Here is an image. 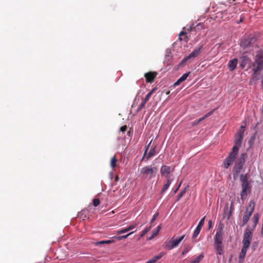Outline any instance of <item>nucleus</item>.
<instances>
[{"instance_id":"obj_30","label":"nucleus","mask_w":263,"mask_h":263,"mask_svg":"<svg viewBox=\"0 0 263 263\" xmlns=\"http://www.w3.org/2000/svg\"><path fill=\"white\" fill-rule=\"evenodd\" d=\"M155 91V89H153L151 90L145 96L144 99L143 100L144 102L146 103V102L149 100L150 97L153 93L154 91Z\"/></svg>"},{"instance_id":"obj_27","label":"nucleus","mask_w":263,"mask_h":263,"mask_svg":"<svg viewBox=\"0 0 263 263\" xmlns=\"http://www.w3.org/2000/svg\"><path fill=\"white\" fill-rule=\"evenodd\" d=\"M204 257L202 254L191 260L190 263H199Z\"/></svg>"},{"instance_id":"obj_47","label":"nucleus","mask_w":263,"mask_h":263,"mask_svg":"<svg viewBox=\"0 0 263 263\" xmlns=\"http://www.w3.org/2000/svg\"><path fill=\"white\" fill-rule=\"evenodd\" d=\"M183 81H181V80L179 78L175 83L174 84V86H176L179 85L181 82Z\"/></svg>"},{"instance_id":"obj_50","label":"nucleus","mask_w":263,"mask_h":263,"mask_svg":"<svg viewBox=\"0 0 263 263\" xmlns=\"http://www.w3.org/2000/svg\"><path fill=\"white\" fill-rule=\"evenodd\" d=\"M161 229V227L160 226H158L157 228L155 229L156 230H158V232Z\"/></svg>"},{"instance_id":"obj_9","label":"nucleus","mask_w":263,"mask_h":263,"mask_svg":"<svg viewBox=\"0 0 263 263\" xmlns=\"http://www.w3.org/2000/svg\"><path fill=\"white\" fill-rule=\"evenodd\" d=\"M256 41V37L254 35L250 34L247 37H244L241 39L240 46L245 48L255 43Z\"/></svg>"},{"instance_id":"obj_13","label":"nucleus","mask_w":263,"mask_h":263,"mask_svg":"<svg viewBox=\"0 0 263 263\" xmlns=\"http://www.w3.org/2000/svg\"><path fill=\"white\" fill-rule=\"evenodd\" d=\"M185 235H183L178 239L175 240H171L166 245L165 248L168 250H171L178 246V245L183 240Z\"/></svg>"},{"instance_id":"obj_14","label":"nucleus","mask_w":263,"mask_h":263,"mask_svg":"<svg viewBox=\"0 0 263 263\" xmlns=\"http://www.w3.org/2000/svg\"><path fill=\"white\" fill-rule=\"evenodd\" d=\"M228 204H227V205L224 208L223 217H226L227 219H230V217L232 215V212L234 210V201H232L231 203L230 209L229 211H228Z\"/></svg>"},{"instance_id":"obj_43","label":"nucleus","mask_w":263,"mask_h":263,"mask_svg":"<svg viewBox=\"0 0 263 263\" xmlns=\"http://www.w3.org/2000/svg\"><path fill=\"white\" fill-rule=\"evenodd\" d=\"M186 33L185 32L181 31V32L179 33V35L180 36H182V35H186ZM185 39H184V40H185V41H187V37H186V36H185ZM179 40H180V41H182L183 39L182 37H179Z\"/></svg>"},{"instance_id":"obj_12","label":"nucleus","mask_w":263,"mask_h":263,"mask_svg":"<svg viewBox=\"0 0 263 263\" xmlns=\"http://www.w3.org/2000/svg\"><path fill=\"white\" fill-rule=\"evenodd\" d=\"M152 141L149 142V143L147 145V146H146L145 151L142 157V159H143L145 157L146 158V160H148L149 158L153 157L157 154L156 152V146H155L153 148L151 149L149 153L147 154V152L148 149V147L151 144Z\"/></svg>"},{"instance_id":"obj_19","label":"nucleus","mask_w":263,"mask_h":263,"mask_svg":"<svg viewBox=\"0 0 263 263\" xmlns=\"http://www.w3.org/2000/svg\"><path fill=\"white\" fill-rule=\"evenodd\" d=\"M238 64V60L236 58H234L233 60L229 61L228 66L230 70L231 71H234Z\"/></svg>"},{"instance_id":"obj_38","label":"nucleus","mask_w":263,"mask_h":263,"mask_svg":"<svg viewBox=\"0 0 263 263\" xmlns=\"http://www.w3.org/2000/svg\"><path fill=\"white\" fill-rule=\"evenodd\" d=\"M191 73V72H188L187 73H184L180 78V79L182 81H184L187 78V77L189 76V74Z\"/></svg>"},{"instance_id":"obj_34","label":"nucleus","mask_w":263,"mask_h":263,"mask_svg":"<svg viewBox=\"0 0 263 263\" xmlns=\"http://www.w3.org/2000/svg\"><path fill=\"white\" fill-rule=\"evenodd\" d=\"M200 231H201L200 229L196 227V229L194 230V233L193 234L192 238L193 239L196 238L197 237V236L199 235Z\"/></svg>"},{"instance_id":"obj_20","label":"nucleus","mask_w":263,"mask_h":263,"mask_svg":"<svg viewBox=\"0 0 263 263\" xmlns=\"http://www.w3.org/2000/svg\"><path fill=\"white\" fill-rule=\"evenodd\" d=\"M248 248L242 247L238 257V263H242L244 261Z\"/></svg>"},{"instance_id":"obj_49","label":"nucleus","mask_w":263,"mask_h":263,"mask_svg":"<svg viewBox=\"0 0 263 263\" xmlns=\"http://www.w3.org/2000/svg\"><path fill=\"white\" fill-rule=\"evenodd\" d=\"M212 226V221L211 220H209V228H210Z\"/></svg>"},{"instance_id":"obj_8","label":"nucleus","mask_w":263,"mask_h":263,"mask_svg":"<svg viewBox=\"0 0 263 263\" xmlns=\"http://www.w3.org/2000/svg\"><path fill=\"white\" fill-rule=\"evenodd\" d=\"M253 231L250 227L246 228L242 241V247L249 248L252 239Z\"/></svg>"},{"instance_id":"obj_21","label":"nucleus","mask_w":263,"mask_h":263,"mask_svg":"<svg viewBox=\"0 0 263 263\" xmlns=\"http://www.w3.org/2000/svg\"><path fill=\"white\" fill-rule=\"evenodd\" d=\"M242 139L243 137H240L236 135H235L234 140L235 145L233 146V147H236L237 148V152H239V148L241 146Z\"/></svg>"},{"instance_id":"obj_33","label":"nucleus","mask_w":263,"mask_h":263,"mask_svg":"<svg viewBox=\"0 0 263 263\" xmlns=\"http://www.w3.org/2000/svg\"><path fill=\"white\" fill-rule=\"evenodd\" d=\"M245 132V126H241L240 129L237 132L236 135H238L240 137H243V134Z\"/></svg>"},{"instance_id":"obj_41","label":"nucleus","mask_w":263,"mask_h":263,"mask_svg":"<svg viewBox=\"0 0 263 263\" xmlns=\"http://www.w3.org/2000/svg\"><path fill=\"white\" fill-rule=\"evenodd\" d=\"M158 230H156L155 229L152 232V235L149 237V239H152L154 237L158 235Z\"/></svg>"},{"instance_id":"obj_16","label":"nucleus","mask_w":263,"mask_h":263,"mask_svg":"<svg viewBox=\"0 0 263 263\" xmlns=\"http://www.w3.org/2000/svg\"><path fill=\"white\" fill-rule=\"evenodd\" d=\"M171 168L167 165H162L160 168V173L162 176L165 177L167 179L170 178V174Z\"/></svg>"},{"instance_id":"obj_24","label":"nucleus","mask_w":263,"mask_h":263,"mask_svg":"<svg viewBox=\"0 0 263 263\" xmlns=\"http://www.w3.org/2000/svg\"><path fill=\"white\" fill-rule=\"evenodd\" d=\"M259 214L258 213L255 214L253 217V228L251 229V230H254V229L256 228V226L259 220Z\"/></svg>"},{"instance_id":"obj_5","label":"nucleus","mask_w":263,"mask_h":263,"mask_svg":"<svg viewBox=\"0 0 263 263\" xmlns=\"http://www.w3.org/2000/svg\"><path fill=\"white\" fill-rule=\"evenodd\" d=\"M238 154L236 147H233L228 157L223 162V166L225 168H228L234 162Z\"/></svg>"},{"instance_id":"obj_23","label":"nucleus","mask_w":263,"mask_h":263,"mask_svg":"<svg viewBox=\"0 0 263 263\" xmlns=\"http://www.w3.org/2000/svg\"><path fill=\"white\" fill-rule=\"evenodd\" d=\"M172 179H171L170 178L167 179V181L164 184L163 188L161 190V193H164L167 190V189L168 188V187L170 186V184L172 183Z\"/></svg>"},{"instance_id":"obj_22","label":"nucleus","mask_w":263,"mask_h":263,"mask_svg":"<svg viewBox=\"0 0 263 263\" xmlns=\"http://www.w3.org/2000/svg\"><path fill=\"white\" fill-rule=\"evenodd\" d=\"M249 179V174H246L245 175H241L240 176V181H241V184H250V183L248 181Z\"/></svg>"},{"instance_id":"obj_29","label":"nucleus","mask_w":263,"mask_h":263,"mask_svg":"<svg viewBox=\"0 0 263 263\" xmlns=\"http://www.w3.org/2000/svg\"><path fill=\"white\" fill-rule=\"evenodd\" d=\"M114 242L113 240H101L98 242H96L95 243L96 246H99L100 245H104V244H109L111 243Z\"/></svg>"},{"instance_id":"obj_55","label":"nucleus","mask_w":263,"mask_h":263,"mask_svg":"<svg viewBox=\"0 0 263 263\" xmlns=\"http://www.w3.org/2000/svg\"><path fill=\"white\" fill-rule=\"evenodd\" d=\"M178 190V188H177V189L174 191V193H175H175H176Z\"/></svg>"},{"instance_id":"obj_53","label":"nucleus","mask_w":263,"mask_h":263,"mask_svg":"<svg viewBox=\"0 0 263 263\" xmlns=\"http://www.w3.org/2000/svg\"><path fill=\"white\" fill-rule=\"evenodd\" d=\"M261 234L262 236H263V226H262V227H261Z\"/></svg>"},{"instance_id":"obj_10","label":"nucleus","mask_w":263,"mask_h":263,"mask_svg":"<svg viewBox=\"0 0 263 263\" xmlns=\"http://www.w3.org/2000/svg\"><path fill=\"white\" fill-rule=\"evenodd\" d=\"M201 49V47H199V48L195 49L194 50H193L189 55L185 57L182 60V61L180 63L179 65L181 66H183L187 61H189L190 60H193L195 58L198 57L200 53Z\"/></svg>"},{"instance_id":"obj_52","label":"nucleus","mask_w":263,"mask_h":263,"mask_svg":"<svg viewBox=\"0 0 263 263\" xmlns=\"http://www.w3.org/2000/svg\"><path fill=\"white\" fill-rule=\"evenodd\" d=\"M182 181L179 183V184H178V186L177 188H178V189H179V187H180L181 185V183H182Z\"/></svg>"},{"instance_id":"obj_46","label":"nucleus","mask_w":263,"mask_h":263,"mask_svg":"<svg viewBox=\"0 0 263 263\" xmlns=\"http://www.w3.org/2000/svg\"><path fill=\"white\" fill-rule=\"evenodd\" d=\"M183 81H181V80L179 78L175 83L174 84V86H176L179 85L181 82Z\"/></svg>"},{"instance_id":"obj_31","label":"nucleus","mask_w":263,"mask_h":263,"mask_svg":"<svg viewBox=\"0 0 263 263\" xmlns=\"http://www.w3.org/2000/svg\"><path fill=\"white\" fill-rule=\"evenodd\" d=\"M117 162V159H116L115 156H114L111 158L110 160V166L112 168H114L116 166Z\"/></svg>"},{"instance_id":"obj_32","label":"nucleus","mask_w":263,"mask_h":263,"mask_svg":"<svg viewBox=\"0 0 263 263\" xmlns=\"http://www.w3.org/2000/svg\"><path fill=\"white\" fill-rule=\"evenodd\" d=\"M189 187V186H186L177 196V201H179L182 197L184 195V194L186 192V189Z\"/></svg>"},{"instance_id":"obj_28","label":"nucleus","mask_w":263,"mask_h":263,"mask_svg":"<svg viewBox=\"0 0 263 263\" xmlns=\"http://www.w3.org/2000/svg\"><path fill=\"white\" fill-rule=\"evenodd\" d=\"M136 231V230H135V231H132L126 235L117 236V237H116L115 238L119 240H121L122 239L127 238L129 236H130L132 234H133Z\"/></svg>"},{"instance_id":"obj_37","label":"nucleus","mask_w":263,"mask_h":263,"mask_svg":"<svg viewBox=\"0 0 263 263\" xmlns=\"http://www.w3.org/2000/svg\"><path fill=\"white\" fill-rule=\"evenodd\" d=\"M204 219H205V217H203L201 220L200 221H199L198 226H197V228H198L200 229H201L202 226H203L204 224Z\"/></svg>"},{"instance_id":"obj_44","label":"nucleus","mask_w":263,"mask_h":263,"mask_svg":"<svg viewBox=\"0 0 263 263\" xmlns=\"http://www.w3.org/2000/svg\"><path fill=\"white\" fill-rule=\"evenodd\" d=\"M145 104L146 103L143 101L142 103L140 104L139 106L138 107L137 111H140L142 109V108L145 106Z\"/></svg>"},{"instance_id":"obj_51","label":"nucleus","mask_w":263,"mask_h":263,"mask_svg":"<svg viewBox=\"0 0 263 263\" xmlns=\"http://www.w3.org/2000/svg\"><path fill=\"white\" fill-rule=\"evenodd\" d=\"M119 180V177L118 176H116L115 177V181H118Z\"/></svg>"},{"instance_id":"obj_2","label":"nucleus","mask_w":263,"mask_h":263,"mask_svg":"<svg viewBox=\"0 0 263 263\" xmlns=\"http://www.w3.org/2000/svg\"><path fill=\"white\" fill-rule=\"evenodd\" d=\"M247 158V154L246 153H243L235 161L233 171L234 178L237 177L241 170L243 168Z\"/></svg>"},{"instance_id":"obj_17","label":"nucleus","mask_w":263,"mask_h":263,"mask_svg":"<svg viewBox=\"0 0 263 263\" xmlns=\"http://www.w3.org/2000/svg\"><path fill=\"white\" fill-rule=\"evenodd\" d=\"M157 72H148L144 74V77L146 79V81L147 83H152L157 76Z\"/></svg>"},{"instance_id":"obj_11","label":"nucleus","mask_w":263,"mask_h":263,"mask_svg":"<svg viewBox=\"0 0 263 263\" xmlns=\"http://www.w3.org/2000/svg\"><path fill=\"white\" fill-rule=\"evenodd\" d=\"M242 190L240 192L241 199L243 201L251 191V185L250 184H241Z\"/></svg>"},{"instance_id":"obj_42","label":"nucleus","mask_w":263,"mask_h":263,"mask_svg":"<svg viewBox=\"0 0 263 263\" xmlns=\"http://www.w3.org/2000/svg\"><path fill=\"white\" fill-rule=\"evenodd\" d=\"M100 203V200L98 198H95L93 200V205L95 206H97Z\"/></svg>"},{"instance_id":"obj_45","label":"nucleus","mask_w":263,"mask_h":263,"mask_svg":"<svg viewBox=\"0 0 263 263\" xmlns=\"http://www.w3.org/2000/svg\"><path fill=\"white\" fill-rule=\"evenodd\" d=\"M158 214H158V213H155V214L153 215V216L152 218V219H151V223H153L155 221V220L156 219V218H157V217H158Z\"/></svg>"},{"instance_id":"obj_4","label":"nucleus","mask_w":263,"mask_h":263,"mask_svg":"<svg viewBox=\"0 0 263 263\" xmlns=\"http://www.w3.org/2000/svg\"><path fill=\"white\" fill-rule=\"evenodd\" d=\"M238 154L236 147H233L228 157L223 162V166L225 168H228L234 162Z\"/></svg>"},{"instance_id":"obj_40","label":"nucleus","mask_w":263,"mask_h":263,"mask_svg":"<svg viewBox=\"0 0 263 263\" xmlns=\"http://www.w3.org/2000/svg\"><path fill=\"white\" fill-rule=\"evenodd\" d=\"M137 225V224L136 223V224H131V225H129V226H128L127 227L128 232L130 231H132L134 229H135V228L136 227Z\"/></svg>"},{"instance_id":"obj_36","label":"nucleus","mask_w":263,"mask_h":263,"mask_svg":"<svg viewBox=\"0 0 263 263\" xmlns=\"http://www.w3.org/2000/svg\"><path fill=\"white\" fill-rule=\"evenodd\" d=\"M151 229V227L146 228L140 234V238L143 237Z\"/></svg>"},{"instance_id":"obj_54","label":"nucleus","mask_w":263,"mask_h":263,"mask_svg":"<svg viewBox=\"0 0 263 263\" xmlns=\"http://www.w3.org/2000/svg\"><path fill=\"white\" fill-rule=\"evenodd\" d=\"M243 21V19L241 18L239 21L237 22L238 24L241 23Z\"/></svg>"},{"instance_id":"obj_1","label":"nucleus","mask_w":263,"mask_h":263,"mask_svg":"<svg viewBox=\"0 0 263 263\" xmlns=\"http://www.w3.org/2000/svg\"><path fill=\"white\" fill-rule=\"evenodd\" d=\"M222 230L223 224L220 223L218 226L214 238L215 249L219 255H221L223 253Z\"/></svg>"},{"instance_id":"obj_3","label":"nucleus","mask_w":263,"mask_h":263,"mask_svg":"<svg viewBox=\"0 0 263 263\" xmlns=\"http://www.w3.org/2000/svg\"><path fill=\"white\" fill-rule=\"evenodd\" d=\"M263 69V50L257 51L255 57L254 63L253 65V72L256 74Z\"/></svg>"},{"instance_id":"obj_48","label":"nucleus","mask_w":263,"mask_h":263,"mask_svg":"<svg viewBox=\"0 0 263 263\" xmlns=\"http://www.w3.org/2000/svg\"><path fill=\"white\" fill-rule=\"evenodd\" d=\"M126 129H127L126 125H124L120 128V131L122 132H124L126 130Z\"/></svg>"},{"instance_id":"obj_15","label":"nucleus","mask_w":263,"mask_h":263,"mask_svg":"<svg viewBox=\"0 0 263 263\" xmlns=\"http://www.w3.org/2000/svg\"><path fill=\"white\" fill-rule=\"evenodd\" d=\"M233 8H229L228 9L220 12H218L217 13V17H219L223 20L229 19L230 17L231 14V11Z\"/></svg>"},{"instance_id":"obj_56","label":"nucleus","mask_w":263,"mask_h":263,"mask_svg":"<svg viewBox=\"0 0 263 263\" xmlns=\"http://www.w3.org/2000/svg\"><path fill=\"white\" fill-rule=\"evenodd\" d=\"M192 29H193V27H190V29H189L190 31H192Z\"/></svg>"},{"instance_id":"obj_6","label":"nucleus","mask_w":263,"mask_h":263,"mask_svg":"<svg viewBox=\"0 0 263 263\" xmlns=\"http://www.w3.org/2000/svg\"><path fill=\"white\" fill-rule=\"evenodd\" d=\"M255 205V202L253 200H251L249 202V205L247 207L246 210L243 216L241 224L242 227L246 225L249 220L250 217L254 210Z\"/></svg>"},{"instance_id":"obj_25","label":"nucleus","mask_w":263,"mask_h":263,"mask_svg":"<svg viewBox=\"0 0 263 263\" xmlns=\"http://www.w3.org/2000/svg\"><path fill=\"white\" fill-rule=\"evenodd\" d=\"M212 114V112H210L209 113H208L207 114H206L204 116H203V117L200 118L199 119H198V120L197 121H195L194 122H193L192 123V125L194 126V125H197L198 124H199L201 121H202V120H203L204 119H205L206 118L208 117L210 115H211Z\"/></svg>"},{"instance_id":"obj_35","label":"nucleus","mask_w":263,"mask_h":263,"mask_svg":"<svg viewBox=\"0 0 263 263\" xmlns=\"http://www.w3.org/2000/svg\"><path fill=\"white\" fill-rule=\"evenodd\" d=\"M191 249H192V246H191L190 245L185 246L184 247V249H183V250L182 252V254L183 255H184L188 252H189L191 250Z\"/></svg>"},{"instance_id":"obj_7","label":"nucleus","mask_w":263,"mask_h":263,"mask_svg":"<svg viewBox=\"0 0 263 263\" xmlns=\"http://www.w3.org/2000/svg\"><path fill=\"white\" fill-rule=\"evenodd\" d=\"M157 172L158 169L156 167H152L149 165L143 167L141 170V174L145 178L151 179L155 177Z\"/></svg>"},{"instance_id":"obj_39","label":"nucleus","mask_w":263,"mask_h":263,"mask_svg":"<svg viewBox=\"0 0 263 263\" xmlns=\"http://www.w3.org/2000/svg\"><path fill=\"white\" fill-rule=\"evenodd\" d=\"M127 232H128V231H127V228H122V229H121L118 230L117 231V234H123V233H126Z\"/></svg>"},{"instance_id":"obj_18","label":"nucleus","mask_w":263,"mask_h":263,"mask_svg":"<svg viewBox=\"0 0 263 263\" xmlns=\"http://www.w3.org/2000/svg\"><path fill=\"white\" fill-rule=\"evenodd\" d=\"M250 62L251 60L248 56L243 55L240 58L239 66L241 69H243Z\"/></svg>"},{"instance_id":"obj_26","label":"nucleus","mask_w":263,"mask_h":263,"mask_svg":"<svg viewBox=\"0 0 263 263\" xmlns=\"http://www.w3.org/2000/svg\"><path fill=\"white\" fill-rule=\"evenodd\" d=\"M165 253L164 252H161L158 255L154 256L151 260L154 263H155L158 260L161 258L164 255Z\"/></svg>"}]
</instances>
